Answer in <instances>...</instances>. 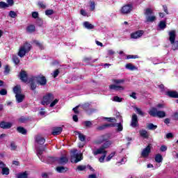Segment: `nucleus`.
<instances>
[{
  "instance_id": "nucleus-38",
  "label": "nucleus",
  "mask_w": 178,
  "mask_h": 178,
  "mask_svg": "<svg viewBox=\"0 0 178 178\" xmlns=\"http://www.w3.org/2000/svg\"><path fill=\"white\" fill-rule=\"evenodd\" d=\"M78 137L80 140V141L84 142L86 141V136H84V134L80 133V132H76Z\"/></svg>"
},
{
  "instance_id": "nucleus-54",
  "label": "nucleus",
  "mask_w": 178,
  "mask_h": 178,
  "mask_svg": "<svg viewBox=\"0 0 178 178\" xmlns=\"http://www.w3.org/2000/svg\"><path fill=\"white\" fill-rule=\"evenodd\" d=\"M45 15L47 16H51V15H54V10H47L45 11Z\"/></svg>"
},
{
  "instance_id": "nucleus-19",
  "label": "nucleus",
  "mask_w": 178,
  "mask_h": 178,
  "mask_svg": "<svg viewBox=\"0 0 178 178\" xmlns=\"http://www.w3.org/2000/svg\"><path fill=\"white\" fill-rule=\"evenodd\" d=\"M16 101L18 104H20L21 102H23L24 100V98H26V96L24 95H22L21 93L15 95Z\"/></svg>"
},
{
  "instance_id": "nucleus-18",
  "label": "nucleus",
  "mask_w": 178,
  "mask_h": 178,
  "mask_svg": "<svg viewBox=\"0 0 178 178\" xmlns=\"http://www.w3.org/2000/svg\"><path fill=\"white\" fill-rule=\"evenodd\" d=\"M35 141L38 144L42 145V144H45V138H42L41 135H37L35 138Z\"/></svg>"
},
{
  "instance_id": "nucleus-58",
  "label": "nucleus",
  "mask_w": 178,
  "mask_h": 178,
  "mask_svg": "<svg viewBox=\"0 0 178 178\" xmlns=\"http://www.w3.org/2000/svg\"><path fill=\"white\" fill-rule=\"evenodd\" d=\"M137 58H138V56L137 55H128L127 56V59H137Z\"/></svg>"
},
{
  "instance_id": "nucleus-3",
  "label": "nucleus",
  "mask_w": 178,
  "mask_h": 178,
  "mask_svg": "<svg viewBox=\"0 0 178 178\" xmlns=\"http://www.w3.org/2000/svg\"><path fill=\"white\" fill-rule=\"evenodd\" d=\"M133 9H134L133 4L128 3V4H125L121 8L120 12L122 15H129L131 13V12H133Z\"/></svg>"
},
{
  "instance_id": "nucleus-47",
  "label": "nucleus",
  "mask_w": 178,
  "mask_h": 178,
  "mask_svg": "<svg viewBox=\"0 0 178 178\" xmlns=\"http://www.w3.org/2000/svg\"><path fill=\"white\" fill-rule=\"evenodd\" d=\"M17 178H27V172L19 173L17 175Z\"/></svg>"
},
{
  "instance_id": "nucleus-46",
  "label": "nucleus",
  "mask_w": 178,
  "mask_h": 178,
  "mask_svg": "<svg viewBox=\"0 0 178 178\" xmlns=\"http://www.w3.org/2000/svg\"><path fill=\"white\" fill-rule=\"evenodd\" d=\"M113 101H114V102H122V101H123V98L119 97L118 96H114L113 97Z\"/></svg>"
},
{
  "instance_id": "nucleus-61",
  "label": "nucleus",
  "mask_w": 178,
  "mask_h": 178,
  "mask_svg": "<svg viewBox=\"0 0 178 178\" xmlns=\"http://www.w3.org/2000/svg\"><path fill=\"white\" fill-rule=\"evenodd\" d=\"M172 49H173V51H176V49H178V40L175 43H174Z\"/></svg>"
},
{
  "instance_id": "nucleus-5",
  "label": "nucleus",
  "mask_w": 178,
  "mask_h": 178,
  "mask_svg": "<svg viewBox=\"0 0 178 178\" xmlns=\"http://www.w3.org/2000/svg\"><path fill=\"white\" fill-rule=\"evenodd\" d=\"M54 95L52 93H48L43 97V101H42V105H49L54 99Z\"/></svg>"
},
{
  "instance_id": "nucleus-32",
  "label": "nucleus",
  "mask_w": 178,
  "mask_h": 178,
  "mask_svg": "<svg viewBox=\"0 0 178 178\" xmlns=\"http://www.w3.org/2000/svg\"><path fill=\"white\" fill-rule=\"evenodd\" d=\"M140 136L143 138H148V132L146 130L142 129L139 131Z\"/></svg>"
},
{
  "instance_id": "nucleus-13",
  "label": "nucleus",
  "mask_w": 178,
  "mask_h": 178,
  "mask_svg": "<svg viewBox=\"0 0 178 178\" xmlns=\"http://www.w3.org/2000/svg\"><path fill=\"white\" fill-rule=\"evenodd\" d=\"M46 147H47V145H45L44 146L36 147V154L38 158H41V155L44 154V151H45Z\"/></svg>"
},
{
  "instance_id": "nucleus-39",
  "label": "nucleus",
  "mask_w": 178,
  "mask_h": 178,
  "mask_svg": "<svg viewBox=\"0 0 178 178\" xmlns=\"http://www.w3.org/2000/svg\"><path fill=\"white\" fill-rule=\"evenodd\" d=\"M159 27L161 30H165V29H166V22H165L163 21H161L159 22Z\"/></svg>"
},
{
  "instance_id": "nucleus-10",
  "label": "nucleus",
  "mask_w": 178,
  "mask_h": 178,
  "mask_svg": "<svg viewBox=\"0 0 178 178\" xmlns=\"http://www.w3.org/2000/svg\"><path fill=\"white\" fill-rule=\"evenodd\" d=\"M59 165H66L69 162V159L66 155H63L57 160Z\"/></svg>"
},
{
  "instance_id": "nucleus-27",
  "label": "nucleus",
  "mask_w": 178,
  "mask_h": 178,
  "mask_svg": "<svg viewBox=\"0 0 178 178\" xmlns=\"http://www.w3.org/2000/svg\"><path fill=\"white\" fill-rule=\"evenodd\" d=\"M22 47L24 48L27 53L31 51V44H30V43L26 42L23 46H22Z\"/></svg>"
},
{
  "instance_id": "nucleus-2",
  "label": "nucleus",
  "mask_w": 178,
  "mask_h": 178,
  "mask_svg": "<svg viewBox=\"0 0 178 178\" xmlns=\"http://www.w3.org/2000/svg\"><path fill=\"white\" fill-rule=\"evenodd\" d=\"M83 160V154L77 153V149L71 150V162L77 163Z\"/></svg>"
},
{
  "instance_id": "nucleus-59",
  "label": "nucleus",
  "mask_w": 178,
  "mask_h": 178,
  "mask_svg": "<svg viewBox=\"0 0 178 178\" xmlns=\"http://www.w3.org/2000/svg\"><path fill=\"white\" fill-rule=\"evenodd\" d=\"M8 94V90L6 89H1L0 90V95H6Z\"/></svg>"
},
{
  "instance_id": "nucleus-33",
  "label": "nucleus",
  "mask_w": 178,
  "mask_h": 178,
  "mask_svg": "<svg viewBox=\"0 0 178 178\" xmlns=\"http://www.w3.org/2000/svg\"><path fill=\"white\" fill-rule=\"evenodd\" d=\"M154 159L157 162V163H161V162L163 161V158L162 157V155H161V154H157L154 157Z\"/></svg>"
},
{
  "instance_id": "nucleus-20",
  "label": "nucleus",
  "mask_w": 178,
  "mask_h": 178,
  "mask_svg": "<svg viewBox=\"0 0 178 178\" xmlns=\"http://www.w3.org/2000/svg\"><path fill=\"white\" fill-rule=\"evenodd\" d=\"M166 95L170 98H178V92L176 91H168Z\"/></svg>"
},
{
  "instance_id": "nucleus-37",
  "label": "nucleus",
  "mask_w": 178,
  "mask_h": 178,
  "mask_svg": "<svg viewBox=\"0 0 178 178\" xmlns=\"http://www.w3.org/2000/svg\"><path fill=\"white\" fill-rule=\"evenodd\" d=\"M47 163L52 164L56 162V158L54 157H48L47 159Z\"/></svg>"
},
{
  "instance_id": "nucleus-49",
  "label": "nucleus",
  "mask_w": 178,
  "mask_h": 178,
  "mask_svg": "<svg viewBox=\"0 0 178 178\" xmlns=\"http://www.w3.org/2000/svg\"><path fill=\"white\" fill-rule=\"evenodd\" d=\"M10 72V67H9V65H6L4 68V74L6 75L9 74Z\"/></svg>"
},
{
  "instance_id": "nucleus-36",
  "label": "nucleus",
  "mask_w": 178,
  "mask_h": 178,
  "mask_svg": "<svg viewBox=\"0 0 178 178\" xmlns=\"http://www.w3.org/2000/svg\"><path fill=\"white\" fill-rule=\"evenodd\" d=\"M9 168L8 167H4L3 169H1V175L8 176L9 175Z\"/></svg>"
},
{
  "instance_id": "nucleus-23",
  "label": "nucleus",
  "mask_w": 178,
  "mask_h": 178,
  "mask_svg": "<svg viewBox=\"0 0 178 178\" xmlns=\"http://www.w3.org/2000/svg\"><path fill=\"white\" fill-rule=\"evenodd\" d=\"M67 170H69V169L66 167L58 166L56 168V172H58V173H65L67 172Z\"/></svg>"
},
{
  "instance_id": "nucleus-42",
  "label": "nucleus",
  "mask_w": 178,
  "mask_h": 178,
  "mask_svg": "<svg viewBox=\"0 0 178 178\" xmlns=\"http://www.w3.org/2000/svg\"><path fill=\"white\" fill-rule=\"evenodd\" d=\"M124 79H113V83H114V84H123V83H124Z\"/></svg>"
},
{
  "instance_id": "nucleus-28",
  "label": "nucleus",
  "mask_w": 178,
  "mask_h": 178,
  "mask_svg": "<svg viewBox=\"0 0 178 178\" xmlns=\"http://www.w3.org/2000/svg\"><path fill=\"white\" fill-rule=\"evenodd\" d=\"M115 127V124H106L102 126H100L97 128L98 130H104L106 129V127Z\"/></svg>"
},
{
  "instance_id": "nucleus-45",
  "label": "nucleus",
  "mask_w": 178,
  "mask_h": 178,
  "mask_svg": "<svg viewBox=\"0 0 178 178\" xmlns=\"http://www.w3.org/2000/svg\"><path fill=\"white\" fill-rule=\"evenodd\" d=\"M36 24H38L39 27H41L44 24V21H42V19L39 17L36 19Z\"/></svg>"
},
{
  "instance_id": "nucleus-51",
  "label": "nucleus",
  "mask_w": 178,
  "mask_h": 178,
  "mask_svg": "<svg viewBox=\"0 0 178 178\" xmlns=\"http://www.w3.org/2000/svg\"><path fill=\"white\" fill-rule=\"evenodd\" d=\"M8 15L10 17H12L13 19H15V17L17 16V14H16L15 11H12V10L9 12Z\"/></svg>"
},
{
  "instance_id": "nucleus-48",
  "label": "nucleus",
  "mask_w": 178,
  "mask_h": 178,
  "mask_svg": "<svg viewBox=\"0 0 178 178\" xmlns=\"http://www.w3.org/2000/svg\"><path fill=\"white\" fill-rule=\"evenodd\" d=\"M83 124L85 127H91V126H92V122L91 121H84Z\"/></svg>"
},
{
  "instance_id": "nucleus-41",
  "label": "nucleus",
  "mask_w": 178,
  "mask_h": 178,
  "mask_svg": "<svg viewBox=\"0 0 178 178\" xmlns=\"http://www.w3.org/2000/svg\"><path fill=\"white\" fill-rule=\"evenodd\" d=\"M6 8H9V5H8L5 1H1L0 9H6Z\"/></svg>"
},
{
  "instance_id": "nucleus-57",
  "label": "nucleus",
  "mask_w": 178,
  "mask_h": 178,
  "mask_svg": "<svg viewBox=\"0 0 178 178\" xmlns=\"http://www.w3.org/2000/svg\"><path fill=\"white\" fill-rule=\"evenodd\" d=\"M38 5L40 8H42V9H45V8H47V6H45L42 1H39Z\"/></svg>"
},
{
  "instance_id": "nucleus-64",
  "label": "nucleus",
  "mask_w": 178,
  "mask_h": 178,
  "mask_svg": "<svg viewBox=\"0 0 178 178\" xmlns=\"http://www.w3.org/2000/svg\"><path fill=\"white\" fill-rule=\"evenodd\" d=\"M32 17H33V19H38V12H33L32 13Z\"/></svg>"
},
{
  "instance_id": "nucleus-55",
  "label": "nucleus",
  "mask_w": 178,
  "mask_h": 178,
  "mask_svg": "<svg viewBox=\"0 0 178 178\" xmlns=\"http://www.w3.org/2000/svg\"><path fill=\"white\" fill-rule=\"evenodd\" d=\"M86 169H87V166L86 165H78L77 167V170L79 171L86 170Z\"/></svg>"
},
{
  "instance_id": "nucleus-16",
  "label": "nucleus",
  "mask_w": 178,
  "mask_h": 178,
  "mask_svg": "<svg viewBox=\"0 0 178 178\" xmlns=\"http://www.w3.org/2000/svg\"><path fill=\"white\" fill-rule=\"evenodd\" d=\"M110 90H113L114 91H123L124 88L122 86H117L115 84H112L109 86Z\"/></svg>"
},
{
  "instance_id": "nucleus-31",
  "label": "nucleus",
  "mask_w": 178,
  "mask_h": 178,
  "mask_svg": "<svg viewBox=\"0 0 178 178\" xmlns=\"http://www.w3.org/2000/svg\"><path fill=\"white\" fill-rule=\"evenodd\" d=\"M147 129H148V130H156V129H158V126L153 123H149L147 124Z\"/></svg>"
},
{
  "instance_id": "nucleus-8",
  "label": "nucleus",
  "mask_w": 178,
  "mask_h": 178,
  "mask_svg": "<svg viewBox=\"0 0 178 178\" xmlns=\"http://www.w3.org/2000/svg\"><path fill=\"white\" fill-rule=\"evenodd\" d=\"M151 154V144H149L141 152V156L143 158H148Z\"/></svg>"
},
{
  "instance_id": "nucleus-25",
  "label": "nucleus",
  "mask_w": 178,
  "mask_h": 178,
  "mask_svg": "<svg viewBox=\"0 0 178 178\" xmlns=\"http://www.w3.org/2000/svg\"><path fill=\"white\" fill-rule=\"evenodd\" d=\"M83 27L85 29H87L88 30H92L94 29V25L92 24H90L89 22H85L83 24Z\"/></svg>"
},
{
  "instance_id": "nucleus-15",
  "label": "nucleus",
  "mask_w": 178,
  "mask_h": 178,
  "mask_svg": "<svg viewBox=\"0 0 178 178\" xmlns=\"http://www.w3.org/2000/svg\"><path fill=\"white\" fill-rule=\"evenodd\" d=\"M169 40L171 44H175V41L176 40V31H171L169 32Z\"/></svg>"
},
{
  "instance_id": "nucleus-21",
  "label": "nucleus",
  "mask_w": 178,
  "mask_h": 178,
  "mask_svg": "<svg viewBox=\"0 0 178 178\" xmlns=\"http://www.w3.org/2000/svg\"><path fill=\"white\" fill-rule=\"evenodd\" d=\"M63 130V129H62V127H56L53 129V131L51 134L53 136H59V134L62 133Z\"/></svg>"
},
{
  "instance_id": "nucleus-6",
  "label": "nucleus",
  "mask_w": 178,
  "mask_h": 178,
  "mask_svg": "<svg viewBox=\"0 0 178 178\" xmlns=\"http://www.w3.org/2000/svg\"><path fill=\"white\" fill-rule=\"evenodd\" d=\"M33 78L36 81V83L40 86H45L47 84V78L42 75L33 76Z\"/></svg>"
},
{
  "instance_id": "nucleus-7",
  "label": "nucleus",
  "mask_w": 178,
  "mask_h": 178,
  "mask_svg": "<svg viewBox=\"0 0 178 178\" xmlns=\"http://www.w3.org/2000/svg\"><path fill=\"white\" fill-rule=\"evenodd\" d=\"M130 126L134 129L138 127V116H137V114L134 113L132 115Z\"/></svg>"
},
{
  "instance_id": "nucleus-53",
  "label": "nucleus",
  "mask_w": 178,
  "mask_h": 178,
  "mask_svg": "<svg viewBox=\"0 0 178 178\" xmlns=\"http://www.w3.org/2000/svg\"><path fill=\"white\" fill-rule=\"evenodd\" d=\"M106 154H107V153L105 152V154H103V155L99 159V162H101L102 163L104 162L105 158L106 157Z\"/></svg>"
},
{
  "instance_id": "nucleus-34",
  "label": "nucleus",
  "mask_w": 178,
  "mask_h": 178,
  "mask_svg": "<svg viewBox=\"0 0 178 178\" xmlns=\"http://www.w3.org/2000/svg\"><path fill=\"white\" fill-rule=\"evenodd\" d=\"M13 92H15V95H17V94L22 93V88H20V86H16L13 88Z\"/></svg>"
},
{
  "instance_id": "nucleus-43",
  "label": "nucleus",
  "mask_w": 178,
  "mask_h": 178,
  "mask_svg": "<svg viewBox=\"0 0 178 178\" xmlns=\"http://www.w3.org/2000/svg\"><path fill=\"white\" fill-rule=\"evenodd\" d=\"M13 60L14 63H15V65H19V63H20V60L19 59V57H17V56L16 55L13 56Z\"/></svg>"
},
{
  "instance_id": "nucleus-9",
  "label": "nucleus",
  "mask_w": 178,
  "mask_h": 178,
  "mask_svg": "<svg viewBox=\"0 0 178 178\" xmlns=\"http://www.w3.org/2000/svg\"><path fill=\"white\" fill-rule=\"evenodd\" d=\"M19 77L21 81H22L23 83H27L28 75L26 71L22 70L21 72H19Z\"/></svg>"
},
{
  "instance_id": "nucleus-52",
  "label": "nucleus",
  "mask_w": 178,
  "mask_h": 178,
  "mask_svg": "<svg viewBox=\"0 0 178 178\" xmlns=\"http://www.w3.org/2000/svg\"><path fill=\"white\" fill-rule=\"evenodd\" d=\"M58 102H59V100L58 99H54V101L51 102V103L50 104V108H54V106H55V105H56Z\"/></svg>"
},
{
  "instance_id": "nucleus-26",
  "label": "nucleus",
  "mask_w": 178,
  "mask_h": 178,
  "mask_svg": "<svg viewBox=\"0 0 178 178\" xmlns=\"http://www.w3.org/2000/svg\"><path fill=\"white\" fill-rule=\"evenodd\" d=\"M26 31L29 33H34V31H35V26L33 24L29 25L26 27Z\"/></svg>"
},
{
  "instance_id": "nucleus-12",
  "label": "nucleus",
  "mask_w": 178,
  "mask_h": 178,
  "mask_svg": "<svg viewBox=\"0 0 178 178\" xmlns=\"http://www.w3.org/2000/svg\"><path fill=\"white\" fill-rule=\"evenodd\" d=\"M105 153L108 154V152L106 150L103 149V148L102 147H100L99 149L92 150V154L95 156L99 155L101 154H103V155H104V154H105Z\"/></svg>"
},
{
  "instance_id": "nucleus-35",
  "label": "nucleus",
  "mask_w": 178,
  "mask_h": 178,
  "mask_svg": "<svg viewBox=\"0 0 178 178\" xmlns=\"http://www.w3.org/2000/svg\"><path fill=\"white\" fill-rule=\"evenodd\" d=\"M17 130L18 133H21V134H27V130H26V129H24L23 127H18Z\"/></svg>"
},
{
  "instance_id": "nucleus-17",
  "label": "nucleus",
  "mask_w": 178,
  "mask_h": 178,
  "mask_svg": "<svg viewBox=\"0 0 178 178\" xmlns=\"http://www.w3.org/2000/svg\"><path fill=\"white\" fill-rule=\"evenodd\" d=\"M13 123L12 122H1L0 123V127L1 129H10V127H12L13 126Z\"/></svg>"
},
{
  "instance_id": "nucleus-50",
  "label": "nucleus",
  "mask_w": 178,
  "mask_h": 178,
  "mask_svg": "<svg viewBox=\"0 0 178 178\" xmlns=\"http://www.w3.org/2000/svg\"><path fill=\"white\" fill-rule=\"evenodd\" d=\"M10 148L11 151H16L17 146L16 145V143H15V142H11Z\"/></svg>"
},
{
  "instance_id": "nucleus-1",
  "label": "nucleus",
  "mask_w": 178,
  "mask_h": 178,
  "mask_svg": "<svg viewBox=\"0 0 178 178\" xmlns=\"http://www.w3.org/2000/svg\"><path fill=\"white\" fill-rule=\"evenodd\" d=\"M154 13V11L151 8H146L144 10V14L146 16V20L145 23H154L155 20H156V17L155 15L149 16L150 15H152Z\"/></svg>"
},
{
  "instance_id": "nucleus-29",
  "label": "nucleus",
  "mask_w": 178,
  "mask_h": 178,
  "mask_svg": "<svg viewBox=\"0 0 178 178\" xmlns=\"http://www.w3.org/2000/svg\"><path fill=\"white\" fill-rule=\"evenodd\" d=\"M134 111L136 112L138 115H140V116H145V113L141 110V108L138 107H134Z\"/></svg>"
},
{
  "instance_id": "nucleus-44",
  "label": "nucleus",
  "mask_w": 178,
  "mask_h": 178,
  "mask_svg": "<svg viewBox=\"0 0 178 178\" xmlns=\"http://www.w3.org/2000/svg\"><path fill=\"white\" fill-rule=\"evenodd\" d=\"M116 152H111L106 159V162H109L112 159L113 156H115Z\"/></svg>"
},
{
  "instance_id": "nucleus-56",
  "label": "nucleus",
  "mask_w": 178,
  "mask_h": 178,
  "mask_svg": "<svg viewBox=\"0 0 178 178\" xmlns=\"http://www.w3.org/2000/svg\"><path fill=\"white\" fill-rule=\"evenodd\" d=\"M160 151L161 152H165V151H168V147H166V145H161L160 147Z\"/></svg>"
},
{
  "instance_id": "nucleus-11",
  "label": "nucleus",
  "mask_w": 178,
  "mask_h": 178,
  "mask_svg": "<svg viewBox=\"0 0 178 178\" xmlns=\"http://www.w3.org/2000/svg\"><path fill=\"white\" fill-rule=\"evenodd\" d=\"M143 34H144V31H137L131 34V38H134L135 40H137V38H140V37H142Z\"/></svg>"
},
{
  "instance_id": "nucleus-4",
  "label": "nucleus",
  "mask_w": 178,
  "mask_h": 178,
  "mask_svg": "<svg viewBox=\"0 0 178 178\" xmlns=\"http://www.w3.org/2000/svg\"><path fill=\"white\" fill-rule=\"evenodd\" d=\"M101 140L99 141H97V144H102V143H104V141H106L103 145H102V147L103 148V149L105 151V149L109 148L111 145V144H113L111 140H106V139H105V135L102 136H101Z\"/></svg>"
},
{
  "instance_id": "nucleus-60",
  "label": "nucleus",
  "mask_w": 178,
  "mask_h": 178,
  "mask_svg": "<svg viewBox=\"0 0 178 178\" xmlns=\"http://www.w3.org/2000/svg\"><path fill=\"white\" fill-rule=\"evenodd\" d=\"M7 1V5L9 6H13L15 5V1L13 0H6Z\"/></svg>"
},
{
  "instance_id": "nucleus-24",
  "label": "nucleus",
  "mask_w": 178,
  "mask_h": 178,
  "mask_svg": "<svg viewBox=\"0 0 178 178\" xmlns=\"http://www.w3.org/2000/svg\"><path fill=\"white\" fill-rule=\"evenodd\" d=\"M26 54H27V51H26L24 47H21L18 52V56L24 58L26 56Z\"/></svg>"
},
{
  "instance_id": "nucleus-62",
  "label": "nucleus",
  "mask_w": 178,
  "mask_h": 178,
  "mask_svg": "<svg viewBox=\"0 0 178 178\" xmlns=\"http://www.w3.org/2000/svg\"><path fill=\"white\" fill-rule=\"evenodd\" d=\"M117 124H118V131H122L123 125H122V123H118Z\"/></svg>"
},
{
  "instance_id": "nucleus-14",
  "label": "nucleus",
  "mask_w": 178,
  "mask_h": 178,
  "mask_svg": "<svg viewBox=\"0 0 178 178\" xmlns=\"http://www.w3.org/2000/svg\"><path fill=\"white\" fill-rule=\"evenodd\" d=\"M35 81H37L35 79L34 76H32L29 79V84H30L31 90H32V91H34L35 88H37V83H35Z\"/></svg>"
},
{
  "instance_id": "nucleus-30",
  "label": "nucleus",
  "mask_w": 178,
  "mask_h": 178,
  "mask_svg": "<svg viewBox=\"0 0 178 178\" xmlns=\"http://www.w3.org/2000/svg\"><path fill=\"white\" fill-rule=\"evenodd\" d=\"M125 67L128 70H137V67L133 65V64L131 63H127L126 65H125Z\"/></svg>"
},
{
  "instance_id": "nucleus-63",
  "label": "nucleus",
  "mask_w": 178,
  "mask_h": 178,
  "mask_svg": "<svg viewBox=\"0 0 178 178\" xmlns=\"http://www.w3.org/2000/svg\"><path fill=\"white\" fill-rule=\"evenodd\" d=\"M137 93L133 92L132 93H131L129 95V97H131V98H133L134 99H137Z\"/></svg>"
},
{
  "instance_id": "nucleus-40",
  "label": "nucleus",
  "mask_w": 178,
  "mask_h": 178,
  "mask_svg": "<svg viewBox=\"0 0 178 178\" xmlns=\"http://www.w3.org/2000/svg\"><path fill=\"white\" fill-rule=\"evenodd\" d=\"M165 116H166V113H165V111H157V118H165Z\"/></svg>"
},
{
  "instance_id": "nucleus-22",
  "label": "nucleus",
  "mask_w": 178,
  "mask_h": 178,
  "mask_svg": "<svg viewBox=\"0 0 178 178\" xmlns=\"http://www.w3.org/2000/svg\"><path fill=\"white\" fill-rule=\"evenodd\" d=\"M148 113L149 115H150V116H152L153 118H156V115H158V110L156 109V108H152Z\"/></svg>"
}]
</instances>
